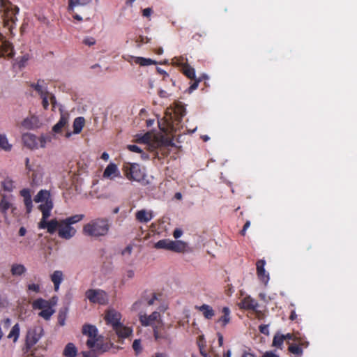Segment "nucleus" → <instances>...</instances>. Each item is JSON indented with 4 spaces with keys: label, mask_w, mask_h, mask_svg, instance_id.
Wrapping results in <instances>:
<instances>
[{
    "label": "nucleus",
    "mask_w": 357,
    "mask_h": 357,
    "mask_svg": "<svg viewBox=\"0 0 357 357\" xmlns=\"http://www.w3.org/2000/svg\"><path fill=\"white\" fill-rule=\"evenodd\" d=\"M111 227L109 220L107 218H98L90 220L82 228L85 236L98 238L108 234Z\"/></svg>",
    "instance_id": "f257e3e1"
},
{
    "label": "nucleus",
    "mask_w": 357,
    "mask_h": 357,
    "mask_svg": "<svg viewBox=\"0 0 357 357\" xmlns=\"http://www.w3.org/2000/svg\"><path fill=\"white\" fill-rule=\"evenodd\" d=\"M121 314L114 309L108 310L106 312L105 319L107 324L112 326L119 337L126 338L132 333V330L129 327L123 326L120 322Z\"/></svg>",
    "instance_id": "f03ea898"
},
{
    "label": "nucleus",
    "mask_w": 357,
    "mask_h": 357,
    "mask_svg": "<svg viewBox=\"0 0 357 357\" xmlns=\"http://www.w3.org/2000/svg\"><path fill=\"white\" fill-rule=\"evenodd\" d=\"M82 333L89 337L86 345L89 349L96 347L97 350L106 351V347L100 341V336L98 335L97 328L91 324H84L82 327Z\"/></svg>",
    "instance_id": "7ed1b4c3"
},
{
    "label": "nucleus",
    "mask_w": 357,
    "mask_h": 357,
    "mask_svg": "<svg viewBox=\"0 0 357 357\" xmlns=\"http://www.w3.org/2000/svg\"><path fill=\"white\" fill-rule=\"evenodd\" d=\"M122 171L125 176L130 181L141 182L146 177L144 169L137 163L125 162Z\"/></svg>",
    "instance_id": "20e7f679"
},
{
    "label": "nucleus",
    "mask_w": 357,
    "mask_h": 357,
    "mask_svg": "<svg viewBox=\"0 0 357 357\" xmlns=\"http://www.w3.org/2000/svg\"><path fill=\"white\" fill-rule=\"evenodd\" d=\"M52 305L50 301L42 298H37L32 303L33 310H41L38 313V316L43 318L45 320H50L54 313L55 311L52 308Z\"/></svg>",
    "instance_id": "39448f33"
},
{
    "label": "nucleus",
    "mask_w": 357,
    "mask_h": 357,
    "mask_svg": "<svg viewBox=\"0 0 357 357\" xmlns=\"http://www.w3.org/2000/svg\"><path fill=\"white\" fill-rule=\"evenodd\" d=\"M0 11L3 13L2 17L6 23L14 22L19 8L13 6L8 0H0Z\"/></svg>",
    "instance_id": "423d86ee"
},
{
    "label": "nucleus",
    "mask_w": 357,
    "mask_h": 357,
    "mask_svg": "<svg viewBox=\"0 0 357 357\" xmlns=\"http://www.w3.org/2000/svg\"><path fill=\"white\" fill-rule=\"evenodd\" d=\"M85 296L87 298V299H89V301L92 303L105 305L107 302V293L105 291L100 289H88L85 293Z\"/></svg>",
    "instance_id": "0eeeda50"
},
{
    "label": "nucleus",
    "mask_w": 357,
    "mask_h": 357,
    "mask_svg": "<svg viewBox=\"0 0 357 357\" xmlns=\"http://www.w3.org/2000/svg\"><path fill=\"white\" fill-rule=\"evenodd\" d=\"M43 335V328L36 326L28 331L26 342L28 347H31L36 344Z\"/></svg>",
    "instance_id": "6e6552de"
},
{
    "label": "nucleus",
    "mask_w": 357,
    "mask_h": 357,
    "mask_svg": "<svg viewBox=\"0 0 357 357\" xmlns=\"http://www.w3.org/2000/svg\"><path fill=\"white\" fill-rule=\"evenodd\" d=\"M76 232V229L66 220H60L58 231L59 237L64 239H70L75 235Z\"/></svg>",
    "instance_id": "1a4fd4ad"
},
{
    "label": "nucleus",
    "mask_w": 357,
    "mask_h": 357,
    "mask_svg": "<svg viewBox=\"0 0 357 357\" xmlns=\"http://www.w3.org/2000/svg\"><path fill=\"white\" fill-rule=\"evenodd\" d=\"M92 0H68V11L73 15V17L79 21L83 20L82 17L75 12V9L78 6H86L89 4Z\"/></svg>",
    "instance_id": "9d476101"
},
{
    "label": "nucleus",
    "mask_w": 357,
    "mask_h": 357,
    "mask_svg": "<svg viewBox=\"0 0 357 357\" xmlns=\"http://www.w3.org/2000/svg\"><path fill=\"white\" fill-rule=\"evenodd\" d=\"M47 219H41L38 223L39 229H47L49 234H53L56 230L59 231L60 221H58L56 218L47 221Z\"/></svg>",
    "instance_id": "9b49d317"
},
{
    "label": "nucleus",
    "mask_w": 357,
    "mask_h": 357,
    "mask_svg": "<svg viewBox=\"0 0 357 357\" xmlns=\"http://www.w3.org/2000/svg\"><path fill=\"white\" fill-rule=\"evenodd\" d=\"M9 209H11L12 213H14L16 208L13 206V204L11 202V198L6 195H3L0 200V212L6 218Z\"/></svg>",
    "instance_id": "f8f14e48"
},
{
    "label": "nucleus",
    "mask_w": 357,
    "mask_h": 357,
    "mask_svg": "<svg viewBox=\"0 0 357 357\" xmlns=\"http://www.w3.org/2000/svg\"><path fill=\"white\" fill-rule=\"evenodd\" d=\"M160 313L155 311L149 316L146 314H140L139 319L142 326H152L153 323L160 317Z\"/></svg>",
    "instance_id": "ddd939ff"
},
{
    "label": "nucleus",
    "mask_w": 357,
    "mask_h": 357,
    "mask_svg": "<svg viewBox=\"0 0 357 357\" xmlns=\"http://www.w3.org/2000/svg\"><path fill=\"white\" fill-rule=\"evenodd\" d=\"M266 261L264 259H259L256 263L257 274L260 280L264 283H267L269 280L268 273H266L264 266Z\"/></svg>",
    "instance_id": "4468645a"
},
{
    "label": "nucleus",
    "mask_w": 357,
    "mask_h": 357,
    "mask_svg": "<svg viewBox=\"0 0 357 357\" xmlns=\"http://www.w3.org/2000/svg\"><path fill=\"white\" fill-rule=\"evenodd\" d=\"M13 56L14 51L12 44L6 40L2 41L0 44V57L12 58Z\"/></svg>",
    "instance_id": "2eb2a0df"
},
{
    "label": "nucleus",
    "mask_w": 357,
    "mask_h": 357,
    "mask_svg": "<svg viewBox=\"0 0 357 357\" xmlns=\"http://www.w3.org/2000/svg\"><path fill=\"white\" fill-rule=\"evenodd\" d=\"M22 141L25 146L30 149L38 148V138L31 133H26L22 135Z\"/></svg>",
    "instance_id": "dca6fc26"
},
{
    "label": "nucleus",
    "mask_w": 357,
    "mask_h": 357,
    "mask_svg": "<svg viewBox=\"0 0 357 357\" xmlns=\"http://www.w3.org/2000/svg\"><path fill=\"white\" fill-rule=\"evenodd\" d=\"M222 315L216 321L222 328H225L231 321V310L228 307H223L221 310Z\"/></svg>",
    "instance_id": "f3484780"
},
{
    "label": "nucleus",
    "mask_w": 357,
    "mask_h": 357,
    "mask_svg": "<svg viewBox=\"0 0 357 357\" xmlns=\"http://www.w3.org/2000/svg\"><path fill=\"white\" fill-rule=\"evenodd\" d=\"M20 194L24 198V203L26 206V213H30L32 210L33 203L29 190L24 188L20 190Z\"/></svg>",
    "instance_id": "a211bd4d"
},
{
    "label": "nucleus",
    "mask_w": 357,
    "mask_h": 357,
    "mask_svg": "<svg viewBox=\"0 0 357 357\" xmlns=\"http://www.w3.org/2000/svg\"><path fill=\"white\" fill-rule=\"evenodd\" d=\"M195 308L201 312L204 317L206 319H211L215 315L214 310L209 305L203 304L200 306H195Z\"/></svg>",
    "instance_id": "6ab92c4d"
},
{
    "label": "nucleus",
    "mask_w": 357,
    "mask_h": 357,
    "mask_svg": "<svg viewBox=\"0 0 357 357\" xmlns=\"http://www.w3.org/2000/svg\"><path fill=\"white\" fill-rule=\"evenodd\" d=\"M135 218L139 222L146 223L153 218V215L151 211L148 212L147 211L142 209L136 212Z\"/></svg>",
    "instance_id": "aec40b11"
},
{
    "label": "nucleus",
    "mask_w": 357,
    "mask_h": 357,
    "mask_svg": "<svg viewBox=\"0 0 357 357\" xmlns=\"http://www.w3.org/2000/svg\"><path fill=\"white\" fill-rule=\"evenodd\" d=\"M38 208L42 212L41 219H47L50 216V213L53 208V203L52 200H46V202L40 204Z\"/></svg>",
    "instance_id": "412c9836"
},
{
    "label": "nucleus",
    "mask_w": 357,
    "mask_h": 357,
    "mask_svg": "<svg viewBox=\"0 0 357 357\" xmlns=\"http://www.w3.org/2000/svg\"><path fill=\"white\" fill-rule=\"evenodd\" d=\"M120 176V172L117 165L114 163H109L103 172V176L105 178H112V176Z\"/></svg>",
    "instance_id": "4be33fe9"
},
{
    "label": "nucleus",
    "mask_w": 357,
    "mask_h": 357,
    "mask_svg": "<svg viewBox=\"0 0 357 357\" xmlns=\"http://www.w3.org/2000/svg\"><path fill=\"white\" fill-rule=\"evenodd\" d=\"M51 280L54 284V290L57 291L59 286L63 280V274L61 271H55L50 276Z\"/></svg>",
    "instance_id": "5701e85b"
},
{
    "label": "nucleus",
    "mask_w": 357,
    "mask_h": 357,
    "mask_svg": "<svg viewBox=\"0 0 357 357\" xmlns=\"http://www.w3.org/2000/svg\"><path fill=\"white\" fill-rule=\"evenodd\" d=\"M68 115L61 114L59 121L53 126L52 131L55 133H59L62 129L68 124Z\"/></svg>",
    "instance_id": "b1692460"
},
{
    "label": "nucleus",
    "mask_w": 357,
    "mask_h": 357,
    "mask_svg": "<svg viewBox=\"0 0 357 357\" xmlns=\"http://www.w3.org/2000/svg\"><path fill=\"white\" fill-rule=\"evenodd\" d=\"M241 305L242 308L252 310H255L258 307L257 302L250 296L244 298L242 300Z\"/></svg>",
    "instance_id": "393cba45"
},
{
    "label": "nucleus",
    "mask_w": 357,
    "mask_h": 357,
    "mask_svg": "<svg viewBox=\"0 0 357 357\" xmlns=\"http://www.w3.org/2000/svg\"><path fill=\"white\" fill-rule=\"evenodd\" d=\"M77 349L73 343H68L63 351L65 357H76Z\"/></svg>",
    "instance_id": "a878e982"
},
{
    "label": "nucleus",
    "mask_w": 357,
    "mask_h": 357,
    "mask_svg": "<svg viewBox=\"0 0 357 357\" xmlns=\"http://www.w3.org/2000/svg\"><path fill=\"white\" fill-rule=\"evenodd\" d=\"M26 271V268L23 264H13L11 266L10 272L13 276H22Z\"/></svg>",
    "instance_id": "bb28decb"
},
{
    "label": "nucleus",
    "mask_w": 357,
    "mask_h": 357,
    "mask_svg": "<svg viewBox=\"0 0 357 357\" xmlns=\"http://www.w3.org/2000/svg\"><path fill=\"white\" fill-rule=\"evenodd\" d=\"M170 250L176 252H183L185 250L186 244L181 241H172Z\"/></svg>",
    "instance_id": "cd10ccee"
},
{
    "label": "nucleus",
    "mask_w": 357,
    "mask_h": 357,
    "mask_svg": "<svg viewBox=\"0 0 357 357\" xmlns=\"http://www.w3.org/2000/svg\"><path fill=\"white\" fill-rule=\"evenodd\" d=\"M85 119L84 117L80 116L75 118L73 122V132L75 134H79L82 131Z\"/></svg>",
    "instance_id": "c85d7f7f"
},
{
    "label": "nucleus",
    "mask_w": 357,
    "mask_h": 357,
    "mask_svg": "<svg viewBox=\"0 0 357 357\" xmlns=\"http://www.w3.org/2000/svg\"><path fill=\"white\" fill-rule=\"evenodd\" d=\"M153 336L157 341L167 340L169 337V335L164 328L159 329L157 326L153 328Z\"/></svg>",
    "instance_id": "c756f323"
},
{
    "label": "nucleus",
    "mask_w": 357,
    "mask_h": 357,
    "mask_svg": "<svg viewBox=\"0 0 357 357\" xmlns=\"http://www.w3.org/2000/svg\"><path fill=\"white\" fill-rule=\"evenodd\" d=\"M46 200L50 199V194L47 190H40L37 195L34 197V201L37 203L46 202Z\"/></svg>",
    "instance_id": "7c9ffc66"
},
{
    "label": "nucleus",
    "mask_w": 357,
    "mask_h": 357,
    "mask_svg": "<svg viewBox=\"0 0 357 357\" xmlns=\"http://www.w3.org/2000/svg\"><path fill=\"white\" fill-rule=\"evenodd\" d=\"M180 70L188 78L192 79H195V70L194 68L190 66L188 63L183 66Z\"/></svg>",
    "instance_id": "2f4dec72"
},
{
    "label": "nucleus",
    "mask_w": 357,
    "mask_h": 357,
    "mask_svg": "<svg viewBox=\"0 0 357 357\" xmlns=\"http://www.w3.org/2000/svg\"><path fill=\"white\" fill-rule=\"evenodd\" d=\"M172 243V241H171L169 239H162L155 243L154 248L156 249H164V250H170V247L172 246V245H171Z\"/></svg>",
    "instance_id": "473e14b6"
},
{
    "label": "nucleus",
    "mask_w": 357,
    "mask_h": 357,
    "mask_svg": "<svg viewBox=\"0 0 357 357\" xmlns=\"http://www.w3.org/2000/svg\"><path fill=\"white\" fill-rule=\"evenodd\" d=\"M131 58L134 60V62L136 64H139L142 66H147L155 63L154 61L151 59H146L144 57H135L131 56Z\"/></svg>",
    "instance_id": "72a5a7b5"
},
{
    "label": "nucleus",
    "mask_w": 357,
    "mask_h": 357,
    "mask_svg": "<svg viewBox=\"0 0 357 357\" xmlns=\"http://www.w3.org/2000/svg\"><path fill=\"white\" fill-rule=\"evenodd\" d=\"M284 341V337H283V335L277 333L273 337V346L279 349H282Z\"/></svg>",
    "instance_id": "f704fd0d"
},
{
    "label": "nucleus",
    "mask_w": 357,
    "mask_h": 357,
    "mask_svg": "<svg viewBox=\"0 0 357 357\" xmlns=\"http://www.w3.org/2000/svg\"><path fill=\"white\" fill-rule=\"evenodd\" d=\"M0 148L6 151H10L12 145L8 143V139L5 135H0Z\"/></svg>",
    "instance_id": "c9c22d12"
},
{
    "label": "nucleus",
    "mask_w": 357,
    "mask_h": 357,
    "mask_svg": "<svg viewBox=\"0 0 357 357\" xmlns=\"http://www.w3.org/2000/svg\"><path fill=\"white\" fill-rule=\"evenodd\" d=\"M20 335V326L19 324H15L11 331H10L8 337V338H13V342H15Z\"/></svg>",
    "instance_id": "e433bc0d"
},
{
    "label": "nucleus",
    "mask_w": 357,
    "mask_h": 357,
    "mask_svg": "<svg viewBox=\"0 0 357 357\" xmlns=\"http://www.w3.org/2000/svg\"><path fill=\"white\" fill-rule=\"evenodd\" d=\"M288 350L291 354H296L298 356H301L303 355V349L301 347L296 344H291L289 346Z\"/></svg>",
    "instance_id": "4c0bfd02"
},
{
    "label": "nucleus",
    "mask_w": 357,
    "mask_h": 357,
    "mask_svg": "<svg viewBox=\"0 0 357 357\" xmlns=\"http://www.w3.org/2000/svg\"><path fill=\"white\" fill-rule=\"evenodd\" d=\"M84 218V214H77L74 215L73 216L68 217L64 220H66L68 223H69L70 225L75 224L77 222H79V221L82 220Z\"/></svg>",
    "instance_id": "58836bf2"
},
{
    "label": "nucleus",
    "mask_w": 357,
    "mask_h": 357,
    "mask_svg": "<svg viewBox=\"0 0 357 357\" xmlns=\"http://www.w3.org/2000/svg\"><path fill=\"white\" fill-rule=\"evenodd\" d=\"M172 63L174 66H178L181 69L183 68L184 66L188 64L187 59L183 56L174 57L172 59Z\"/></svg>",
    "instance_id": "ea45409f"
},
{
    "label": "nucleus",
    "mask_w": 357,
    "mask_h": 357,
    "mask_svg": "<svg viewBox=\"0 0 357 357\" xmlns=\"http://www.w3.org/2000/svg\"><path fill=\"white\" fill-rule=\"evenodd\" d=\"M1 185L3 189L8 192L13 191L14 188L13 181L9 178H6L2 181Z\"/></svg>",
    "instance_id": "a19ab883"
},
{
    "label": "nucleus",
    "mask_w": 357,
    "mask_h": 357,
    "mask_svg": "<svg viewBox=\"0 0 357 357\" xmlns=\"http://www.w3.org/2000/svg\"><path fill=\"white\" fill-rule=\"evenodd\" d=\"M103 352L104 351L97 350L96 347H93L91 351H82V354L83 357H98L100 354H102Z\"/></svg>",
    "instance_id": "79ce46f5"
},
{
    "label": "nucleus",
    "mask_w": 357,
    "mask_h": 357,
    "mask_svg": "<svg viewBox=\"0 0 357 357\" xmlns=\"http://www.w3.org/2000/svg\"><path fill=\"white\" fill-rule=\"evenodd\" d=\"M206 75H203L202 77H199L198 79H193L194 82L188 88V92L192 93L194 90L197 89L199 85V83L203 79H207Z\"/></svg>",
    "instance_id": "37998d69"
},
{
    "label": "nucleus",
    "mask_w": 357,
    "mask_h": 357,
    "mask_svg": "<svg viewBox=\"0 0 357 357\" xmlns=\"http://www.w3.org/2000/svg\"><path fill=\"white\" fill-rule=\"evenodd\" d=\"M40 82L42 81L39 79L37 83H31L30 84V86L34 89V90H36L40 94V96L47 92L46 90H43V86L40 84Z\"/></svg>",
    "instance_id": "c03bdc74"
},
{
    "label": "nucleus",
    "mask_w": 357,
    "mask_h": 357,
    "mask_svg": "<svg viewBox=\"0 0 357 357\" xmlns=\"http://www.w3.org/2000/svg\"><path fill=\"white\" fill-rule=\"evenodd\" d=\"M151 140V135L149 132H146L142 136H140L137 141L144 144H149Z\"/></svg>",
    "instance_id": "a18cd8bd"
},
{
    "label": "nucleus",
    "mask_w": 357,
    "mask_h": 357,
    "mask_svg": "<svg viewBox=\"0 0 357 357\" xmlns=\"http://www.w3.org/2000/svg\"><path fill=\"white\" fill-rule=\"evenodd\" d=\"M150 40L151 38H148L147 36H139V37H137V38L136 39L135 42L137 43V46L140 47L143 44L149 43Z\"/></svg>",
    "instance_id": "49530a36"
},
{
    "label": "nucleus",
    "mask_w": 357,
    "mask_h": 357,
    "mask_svg": "<svg viewBox=\"0 0 357 357\" xmlns=\"http://www.w3.org/2000/svg\"><path fill=\"white\" fill-rule=\"evenodd\" d=\"M132 348L137 354H139L142 350L141 341L140 340H135L132 343Z\"/></svg>",
    "instance_id": "de8ad7c7"
},
{
    "label": "nucleus",
    "mask_w": 357,
    "mask_h": 357,
    "mask_svg": "<svg viewBox=\"0 0 357 357\" xmlns=\"http://www.w3.org/2000/svg\"><path fill=\"white\" fill-rule=\"evenodd\" d=\"M66 319V312L64 311H60L58 314L59 324L61 326H64Z\"/></svg>",
    "instance_id": "09e8293b"
},
{
    "label": "nucleus",
    "mask_w": 357,
    "mask_h": 357,
    "mask_svg": "<svg viewBox=\"0 0 357 357\" xmlns=\"http://www.w3.org/2000/svg\"><path fill=\"white\" fill-rule=\"evenodd\" d=\"M49 96H50V94L48 92H46L44 94H42L40 96V97L42 98L43 107H44L45 109H47L49 106V101H48Z\"/></svg>",
    "instance_id": "8fccbe9b"
},
{
    "label": "nucleus",
    "mask_w": 357,
    "mask_h": 357,
    "mask_svg": "<svg viewBox=\"0 0 357 357\" xmlns=\"http://www.w3.org/2000/svg\"><path fill=\"white\" fill-rule=\"evenodd\" d=\"M27 290L29 291H33L35 293H38L40 291V286L38 284H29L27 285Z\"/></svg>",
    "instance_id": "3c124183"
},
{
    "label": "nucleus",
    "mask_w": 357,
    "mask_h": 357,
    "mask_svg": "<svg viewBox=\"0 0 357 357\" xmlns=\"http://www.w3.org/2000/svg\"><path fill=\"white\" fill-rule=\"evenodd\" d=\"M83 43L86 45L91 46L96 43V40L93 37H86L83 40Z\"/></svg>",
    "instance_id": "603ef678"
},
{
    "label": "nucleus",
    "mask_w": 357,
    "mask_h": 357,
    "mask_svg": "<svg viewBox=\"0 0 357 357\" xmlns=\"http://www.w3.org/2000/svg\"><path fill=\"white\" fill-rule=\"evenodd\" d=\"M128 149L132 152L135 153H142V150L137 145L135 144H130L128 145Z\"/></svg>",
    "instance_id": "864d4df0"
},
{
    "label": "nucleus",
    "mask_w": 357,
    "mask_h": 357,
    "mask_svg": "<svg viewBox=\"0 0 357 357\" xmlns=\"http://www.w3.org/2000/svg\"><path fill=\"white\" fill-rule=\"evenodd\" d=\"M153 13V10L151 8H146L142 10V15L146 17H149Z\"/></svg>",
    "instance_id": "5fc2aeb1"
},
{
    "label": "nucleus",
    "mask_w": 357,
    "mask_h": 357,
    "mask_svg": "<svg viewBox=\"0 0 357 357\" xmlns=\"http://www.w3.org/2000/svg\"><path fill=\"white\" fill-rule=\"evenodd\" d=\"M250 220H247L242 229V230L241 231V234L242 236H245V233H246V230L250 227Z\"/></svg>",
    "instance_id": "6e6d98bb"
},
{
    "label": "nucleus",
    "mask_w": 357,
    "mask_h": 357,
    "mask_svg": "<svg viewBox=\"0 0 357 357\" xmlns=\"http://www.w3.org/2000/svg\"><path fill=\"white\" fill-rule=\"evenodd\" d=\"M183 234V231L179 229H176L174 231V233H173V236L174 237L177 239L178 238H180L181 236Z\"/></svg>",
    "instance_id": "4d7b16f0"
},
{
    "label": "nucleus",
    "mask_w": 357,
    "mask_h": 357,
    "mask_svg": "<svg viewBox=\"0 0 357 357\" xmlns=\"http://www.w3.org/2000/svg\"><path fill=\"white\" fill-rule=\"evenodd\" d=\"M283 337H284V340H294V341L297 340V338L295 337L292 333H287L286 335H283Z\"/></svg>",
    "instance_id": "13d9d810"
},
{
    "label": "nucleus",
    "mask_w": 357,
    "mask_h": 357,
    "mask_svg": "<svg viewBox=\"0 0 357 357\" xmlns=\"http://www.w3.org/2000/svg\"><path fill=\"white\" fill-rule=\"evenodd\" d=\"M217 336H218V344L220 347H222L223 345V342H224L223 335L220 333H218Z\"/></svg>",
    "instance_id": "bf43d9fd"
},
{
    "label": "nucleus",
    "mask_w": 357,
    "mask_h": 357,
    "mask_svg": "<svg viewBox=\"0 0 357 357\" xmlns=\"http://www.w3.org/2000/svg\"><path fill=\"white\" fill-rule=\"evenodd\" d=\"M38 141L40 142V146L42 148H44L45 146L47 139L45 137H40L39 139H38Z\"/></svg>",
    "instance_id": "052dcab7"
},
{
    "label": "nucleus",
    "mask_w": 357,
    "mask_h": 357,
    "mask_svg": "<svg viewBox=\"0 0 357 357\" xmlns=\"http://www.w3.org/2000/svg\"><path fill=\"white\" fill-rule=\"evenodd\" d=\"M259 331L263 334H267L268 332L267 326L261 325L259 326Z\"/></svg>",
    "instance_id": "680f3d73"
},
{
    "label": "nucleus",
    "mask_w": 357,
    "mask_h": 357,
    "mask_svg": "<svg viewBox=\"0 0 357 357\" xmlns=\"http://www.w3.org/2000/svg\"><path fill=\"white\" fill-rule=\"evenodd\" d=\"M135 275V273L132 270H128L126 273V276L128 278V279H131L134 277Z\"/></svg>",
    "instance_id": "e2e57ef3"
},
{
    "label": "nucleus",
    "mask_w": 357,
    "mask_h": 357,
    "mask_svg": "<svg viewBox=\"0 0 357 357\" xmlns=\"http://www.w3.org/2000/svg\"><path fill=\"white\" fill-rule=\"evenodd\" d=\"M151 357H168V355L163 352H156Z\"/></svg>",
    "instance_id": "0e129e2a"
},
{
    "label": "nucleus",
    "mask_w": 357,
    "mask_h": 357,
    "mask_svg": "<svg viewBox=\"0 0 357 357\" xmlns=\"http://www.w3.org/2000/svg\"><path fill=\"white\" fill-rule=\"evenodd\" d=\"M262 357H279L278 355L273 354L271 351L266 352Z\"/></svg>",
    "instance_id": "69168bd1"
},
{
    "label": "nucleus",
    "mask_w": 357,
    "mask_h": 357,
    "mask_svg": "<svg viewBox=\"0 0 357 357\" xmlns=\"http://www.w3.org/2000/svg\"><path fill=\"white\" fill-rule=\"evenodd\" d=\"M26 233V229L24 227H22L20 228L19 229V235L20 236H24Z\"/></svg>",
    "instance_id": "338daca9"
},
{
    "label": "nucleus",
    "mask_w": 357,
    "mask_h": 357,
    "mask_svg": "<svg viewBox=\"0 0 357 357\" xmlns=\"http://www.w3.org/2000/svg\"><path fill=\"white\" fill-rule=\"evenodd\" d=\"M242 357H257V356L250 352L244 351L242 355Z\"/></svg>",
    "instance_id": "774afa93"
}]
</instances>
